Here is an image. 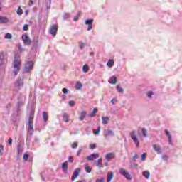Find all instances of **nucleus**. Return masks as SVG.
Wrapping results in <instances>:
<instances>
[{
	"instance_id": "1",
	"label": "nucleus",
	"mask_w": 182,
	"mask_h": 182,
	"mask_svg": "<svg viewBox=\"0 0 182 182\" xmlns=\"http://www.w3.org/2000/svg\"><path fill=\"white\" fill-rule=\"evenodd\" d=\"M21 65V57L16 54L14 57V60L13 62V66H14V76H16L18 75V72L21 70V68L19 67Z\"/></svg>"
},
{
	"instance_id": "2",
	"label": "nucleus",
	"mask_w": 182,
	"mask_h": 182,
	"mask_svg": "<svg viewBox=\"0 0 182 182\" xmlns=\"http://www.w3.org/2000/svg\"><path fill=\"white\" fill-rule=\"evenodd\" d=\"M34 116H35L34 112H30V114L28 115V125L29 129L31 130H32V132H33V117H34Z\"/></svg>"
},
{
	"instance_id": "3",
	"label": "nucleus",
	"mask_w": 182,
	"mask_h": 182,
	"mask_svg": "<svg viewBox=\"0 0 182 182\" xmlns=\"http://www.w3.org/2000/svg\"><path fill=\"white\" fill-rule=\"evenodd\" d=\"M119 173H121L122 176H124L127 180H132V175H130V173H129L127 171H126L124 168H121L119 169Z\"/></svg>"
},
{
	"instance_id": "4",
	"label": "nucleus",
	"mask_w": 182,
	"mask_h": 182,
	"mask_svg": "<svg viewBox=\"0 0 182 182\" xmlns=\"http://www.w3.org/2000/svg\"><path fill=\"white\" fill-rule=\"evenodd\" d=\"M8 62V55L4 52H0V66Z\"/></svg>"
},
{
	"instance_id": "5",
	"label": "nucleus",
	"mask_w": 182,
	"mask_h": 182,
	"mask_svg": "<svg viewBox=\"0 0 182 182\" xmlns=\"http://www.w3.org/2000/svg\"><path fill=\"white\" fill-rule=\"evenodd\" d=\"M33 68V62L28 61L27 63H26V65L24 67V72L26 73L31 72V69Z\"/></svg>"
},
{
	"instance_id": "6",
	"label": "nucleus",
	"mask_w": 182,
	"mask_h": 182,
	"mask_svg": "<svg viewBox=\"0 0 182 182\" xmlns=\"http://www.w3.org/2000/svg\"><path fill=\"white\" fill-rule=\"evenodd\" d=\"M49 33L50 35L56 36V33H58V26L56 25L52 26L49 29Z\"/></svg>"
},
{
	"instance_id": "7",
	"label": "nucleus",
	"mask_w": 182,
	"mask_h": 182,
	"mask_svg": "<svg viewBox=\"0 0 182 182\" xmlns=\"http://www.w3.org/2000/svg\"><path fill=\"white\" fill-rule=\"evenodd\" d=\"M131 138L132 139L133 141L136 145V147H139V140L137 139V135H136V132L133 131L131 133Z\"/></svg>"
},
{
	"instance_id": "8",
	"label": "nucleus",
	"mask_w": 182,
	"mask_h": 182,
	"mask_svg": "<svg viewBox=\"0 0 182 182\" xmlns=\"http://www.w3.org/2000/svg\"><path fill=\"white\" fill-rule=\"evenodd\" d=\"M22 39L26 45H31V38H29L28 34H23L22 36Z\"/></svg>"
},
{
	"instance_id": "9",
	"label": "nucleus",
	"mask_w": 182,
	"mask_h": 182,
	"mask_svg": "<svg viewBox=\"0 0 182 182\" xmlns=\"http://www.w3.org/2000/svg\"><path fill=\"white\" fill-rule=\"evenodd\" d=\"M85 25H88L87 31H92L93 28V19L86 20Z\"/></svg>"
},
{
	"instance_id": "10",
	"label": "nucleus",
	"mask_w": 182,
	"mask_h": 182,
	"mask_svg": "<svg viewBox=\"0 0 182 182\" xmlns=\"http://www.w3.org/2000/svg\"><path fill=\"white\" fill-rule=\"evenodd\" d=\"M109 136H114V133L111 129H105L104 132V137H105V139H108Z\"/></svg>"
},
{
	"instance_id": "11",
	"label": "nucleus",
	"mask_w": 182,
	"mask_h": 182,
	"mask_svg": "<svg viewBox=\"0 0 182 182\" xmlns=\"http://www.w3.org/2000/svg\"><path fill=\"white\" fill-rule=\"evenodd\" d=\"M79 174H80V168H77L76 170L74 171L73 176H72V180H76L77 177H79Z\"/></svg>"
},
{
	"instance_id": "12",
	"label": "nucleus",
	"mask_w": 182,
	"mask_h": 182,
	"mask_svg": "<svg viewBox=\"0 0 182 182\" xmlns=\"http://www.w3.org/2000/svg\"><path fill=\"white\" fill-rule=\"evenodd\" d=\"M96 159H99V154H92L87 156V160H96Z\"/></svg>"
},
{
	"instance_id": "13",
	"label": "nucleus",
	"mask_w": 182,
	"mask_h": 182,
	"mask_svg": "<svg viewBox=\"0 0 182 182\" xmlns=\"http://www.w3.org/2000/svg\"><path fill=\"white\" fill-rule=\"evenodd\" d=\"M62 169L64 173H68V161H65L62 164Z\"/></svg>"
},
{
	"instance_id": "14",
	"label": "nucleus",
	"mask_w": 182,
	"mask_h": 182,
	"mask_svg": "<svg viewBox=\"0 0 182 182\" xmlns=\"http://www.w3.org/2000/svg\"><path fill=\"white\" fill-rule=\"evenodd\" d=\"M106 160H113L114 159V153H108L105 155Z\"/></svg>"
},
{
	"instance_id": "15",
	"label": "nucleus",
	"mask_w": 182,
	"mask_h": 182,
	"mask_svg": "<svg viewBox=\"0 0 182 182\" xmlns=\"http://www.w3.org/2000/svg\"><path fill=\"white\" fill-rule=\"evenodd\" d=\"M153 149H154V151L158 153V154H159V153H161V148H160L159 145L154 144Z\"/></svg>"
},
{
	"instance_id": "16",
	"label": "nucleus",
	"mask_w": 182,
	"mask_h": 182,
	"mask_svg": "<svg viewBox=\"0 0 182 182\" xmlns=\"http://www.w3.org/2000/svg\"><path fill=\"white\" fill-rule=\"evenodd\" d=\"M113 177H114V173L113 172H109L107 175V182H110L113 180Z\"/></svg>"
},
{
	"instance_id": "17",
	"label": "nucleus",
	"mask_w": 182,
	"mask_h": 182,
	"mask_svg": "<svg viewBox=\"0 0 182 182\" xmlns=\"http://www.w3.org/2000/svg\"><path fill=\"white\" fill-rule=\"evenodd\" d=\"M8 22H9V19H8L6 17L0 16V23H8Z\"/></svg>"
},
{
	"instance_id": "18",
	"label": "nucleus",
	"mask_w": 182,
	"mask_h": 182,
	"mask_svg": "<svg viewBox=\"0 0 182 182\" xmlns=\"http://www.w3.org/2000/svg\"><path fill=\"white\" fill-rule=\"evenodd\" d=\"M109 83H111V85H116L117 83V77H112L109 80Z\"/></svg>"
},
{
	"instance_id": "19",
	"label": "nucleus",
	"mask_w": 182,
	"mask_h": 182,
	"mask_svg": "<svg viewBox=\"0 0 182 182\" xmlns=\"http://www.w3.org/2000/svg\"><path fill=\"white\" fill-rule=\"evenodd\" d=\"M85 117H86V111H82L79 117V120L83 122V120H85Z\"/></svg>"
},
{
	"instance_id": "20",
	"label": "nucleus",
	"mask_w": 182,
	"mask_h": 182,
	"mask_svg": "<svg viewBox=\"0 0 182 182\" xmlns=\"http://www.w3.org/2000/svg\"><path fill=\"white\" fill-rule=\"evenodd\" d=\"M142 174L144 177H145V178H146L147 180L150 178V172H149L148 171H144Z\"/></svg>"
},
{
	"instance_id": "21",
	"label": "nucleus",
	"mask_w": 182,
	"mask_h": 182,
	"mask_svg": "<svg viewBox=\"0 0 182 182\" xmlns=\"http://www.w3.org/2000/svg\"><path fill=\"white\" fill-rule=\"evenodd\" d=\"M113 65H114L113 59H109L107 63V66H108V68H113Z\"/></svg>"
},
{
	"instance_id": "22",
	"label": "nucleus",
	"mask_w": 182,
	"mask_h": 182,
	"mask_svg": "<svg viewBox=\"0 0 182 182\" xmlns=\"http://www.w3.org/2000/svg\"><path fill=\"white\" fill-rule=\"evenodd\" d=\"M102 124H107V123H109V117H102Z\"/></svg>"
},
{
	"instance_id": "23",
	"label": "nucleus",
	"mask_w": 182,
	"mask_h": 182,
	"mask_svg": "<svg viewBox=\"0 0 182 182\" xmlns=\"http://www.w3.org/2000/svg\"><path fill=\"white\" fill-rule=\"evenodd\" d=\"M82 87H83V85L80 83V81L77 82V83L75 85V89L77 90H80V89H82Z\"/></svg>"
},
{
	"instance_id": "24",
	"label": "nucleus",
	"mask_w": 182,
	"mask_h": 182,
	"mask_svg": "<svg viewBox=\"0 0 182 182\" xmlns=\"http://www.w3.org/2000/svg\"><path fill=\"white\" fill-rule=\"evenodd\" d=\"M166 134L168 136L169 144H172L171 142V134H170V132L168 130H166Z\"/></svg>"
},
{
	"instance_id": "25",
	"label": "nucleus",
	"mask_w": 182,
	"mask_h": 182,
	"mask_svg": "<svg viewBox=\"0 0 182 182\" xmlns=\"http://www.w3.org/2000/svg\"><path fill=\"white\" fill-rule=\"evenodd\" d=\"M97 112V108H94L92 112L90 114V117H95L96 116V113Z\"/></svg>"
},
{
	"instance_id": "26",
	"label": "nucleus",
	"mask_w": 182,
	"mask_h": 182,
	"mask_svg": "<svg viewBox=\"0 0 182 182\" xmlns=\"http://www.w3.org/2000/svg\"><path fill=\"white\" fill-rule=\"evenodd\" d=\"M48 112H43V119L44 120V122H48Z\"/></svg>"
},
{
	"instance_id": "27",
	"label": "nucleus",
	"mask_w": 182,
	"mask_h": 182,
	"mask_svg": "<svg viewBox=\"0 0 182 182\" xmlns=\"http://www.w3.org/2000/svg\"><path fill=\"white\" fill-rule=\"evenodd\" d=\"M69 115L68 113H64L63 114V119L64 120V122H69Z\"/></svg>"
},
{
	"instance_id": "28",
	"label": "nucleus",
	"mask_w": 182,
	"mask_h": 182,
	"mask_svg": "<svg viewBox=\"0 0 182 182\" xmlns=\"http://www.w3.org/2000/svg\"><path fill=\"white\" fill-rule=\"evenodd\" d=\"M16 85L18 87H21V86H22V85H23V80H21V79H18L16 81Z\"/></svg>"
},
{
	"instance_id": "29",
	"label": "nucleus",
	"mask_w": 182,
	"mask_h": 182,
	"mask_svg": "<svg viewBox=\"0 0 182 182\" xmlns=\"http://www.w3.org/2000/svg\"><path fill=\"white\" fill-rule=\"evenodd\" d=\"M82 72H84L85 73H87V72H89V66H87V65H83Z\"/></svg>"
},
{
	"instance_id": "30",
	"label": "nucleus",
	"mask_w": 182,
	"mask_h": 182,
	"mask_svg": "<svg viewBox=\"0 0 182 182\" xmlns=\"http://www.w3.org/2000/svg\"><path fill=\"white\" fill-rule=\"evenodd\" d=\"M85 167L86 173H92V168H90L89 166H87V164H85Z\"/></svg>"
},
{
	"instance_id": "31",
	"label": "nucleus",
	"mask_w": 182,
	"mask_h": 182,
	"mask_svg": "<svg viewBox=\"0 0 182 182\" xmlns=\"http://www.w3.org/2000/svg\"><path fill=\"white\" fill-rule=\"evenodd\" d=\"M141 132L144 137H147V129L142 128Z\"/></svg>"
},
{
	"instance_id": "32",
	"label": "nucleus",
	"mask_w": 182,
	"mask_h": 182,
	"mask_svg": "<svg viewBox=\"0 0 182 182\" xmlns=\"http://www.w3.org/2000/svg\"><path fill=\"white\" fill-rule=\"evenodd\" d=\"M80 16V11H78L77 14V15H76L75 16H74L73 20H74L75 21H78Z\"/></svg>"
},
{
	"instance_id": "33",
	"label": "nucleus",
	"mask_w": 182,
	"mask_h": 182,
	"mask_svg": "<svg viewBox=\"0 0 182 182\" xmlns=\"http://www.w3.org/2000/svg\"><path fill=\"white\" fill-rule=\"evenodd\" d=\"M5 39H12V35L9 33H6L4 36Z\"/></svg>"
},
{
	"instance_id": "34",
	"label": "nucleus",
	"mask_w": 182,
	"mask_h": 182,
	"mask_svg": "<svg viewBox=\"0 0 182 182\" xmlns=\"http://www.w3.org/2000/svg\"><path fill=\"white\" fill-rule=\"evenodd\" d=\"M101 127H98L97 129H94V134L97 135L99 133H100Z\"/></svg>"
},
{
	"instance_id": "35",
	"label": "nucleus",
	"mask_w": 182,
	"mask_h": 182,
	"mask_svg": "<svg viewBox=\"0 0 182 182\" xmlns=\"http://www.w3.org/2000/svg\"><path fill=\"white\" fill-rule=\"evenodd\" d=\"M117 90H118V92H119V93H123V92H124L123 88H122V87H121L120 85H118V86L117 87Z\"/></svg>"
},
{
	"instance_id": "36",
	"label": "nucleus",
	"mask_w": 182,
	"mask_h": 182,
	"mask_svg": "<svg viewBox=\"0 0 182 182\" xmlns=\"http://www.w3.org/2000/svg\"><path fill=\"white\" fill-rule=\"evenodd\" d=\"M97 167H103V165H102V160L97 161Z\"/></svg>"
},
{
	"instance_id": "37",
	"label": "nucleus",
	"mask_w": 182,
	"mask_h": 182,
	"mask_svg": "<svg viewBox=\"0 0 182 182\" xmlns=\"http://www.w3.org/2000/svg\"><path fill=\"white\" fill-rule=\"evenodd\" d=\"M16 12L18 15H22L23 11L21 9V7H18Z\"/></svg>"
},
{
	"instance_id": "38",
	"label": "nucleus",
	"mask_w": 182,
	"mask_h": 182,
	"mask_svg": "<svg viewBox=\"0 0 182 182\" xmlns=\"http://www.w3.org/2000/svg\"><path fill=\"white\" fill-rule=\"evenodd\" d=\"M29 30V25L25 24L23 27V31H28Z\"/></svg>"
},
{
	"instance_id": "39",
	"label": "nucleus",
	"mask_w": 182,
	"mask_h": 182,
	"mask_svg": "<svg viewBox=\"0 0 182 182\" xmlns=\"http://www.w3.org/2000/svg\"><path fill=\"white\" fill-rule=\"evenodd\" d=\"M77 146H78L77 142H74V143H73V144L71 145V147H72V149H76V148L77 147Z\"/></svg>"
},
{
	"instance_id": "40",
	"label": "nucleus",
	"mask_w": 182,
	"mask_h": 182,
	"mask_svg": "<svg viewBox=\"0 0 182 182\" xmlns=\"http://www.w3.org/2000/svg\"><path fill=\"white\" fill-rule=\"evenodd\" d=\"M28 157H29V154L28 153H25L23 154V160H26L27 159H28Z\"/></svg>"
},
{
	"instance_id": "41",
	"label": "nucleus",
	"mask_w": 182,
	"mask_h": 182,
	"mask_svg": "<svg viewBox=\"0 0 182 182\" xmlns=\"http://www.w3.org/2000/svg\"><path fill=\"white\" fill-rule=\"evenodd\" d=\"M146 156H147V153L142 154V155L141 156V160H146Z\"/></svg>"
},
{
	"instance_id": "42",
	"label": "nucleus",
	"mask_w": 182,
	"mask_h": 182,
	"mask_svg": "<svg viewBox=\"0 0 182 182\" xmlns=\"http://www.w3.org/2000/svg\"><path fill=\"white\" fill-rule=\"evenodd\" d=\"M68 105H69V106H70L71 107H73V106H75V102H74V101H69V102H68Z\"/></svg>"
},
{
	"instance_id": "43",
	"label": "nucleus",
	"mask_w": 182,
	"mask_h": 182,
	"mask_svg": "<svg viewBox=\"0 0 182 182\" xmlns=\"http://www.w3.org/2000/svg\"><path fill=\"white\" fill-rule=\"evenodd\" d=\"M95 182H105V178H97Z\"/></svg>"
},
{
	"instance_id": "44",
	"label": "nucleus",
	"mask_w": 182,
	"mask_h": 182,
	"mask_svg": "<svg viewBox=\"0 0 182 182\" xmlns=\"http://www.w3.org/2000/svg\"><path fill=\"white\" fill-rule=\"evenodd\" d=\"M83 48H85V43L80 42V48L83 49Z\"/></svg>"
},
{
	"instance_id": "45",
	"label": "nucleus",
	"mask_w": 182,
	"mask_h": 182,
	"mask_svg": "<svg viewBox=\"0 0 182 182\" xmlns=\"http://www.w3.org/2000/svg\"><path fill=\"white\" fill-rule=\"evenodd\" d=\"M90 147L92 149V150H93L96 147V144H90Z\"/></svg>"
},
{
	"instance_id": "46",
	"label": "nucleus",
	"mask_w": 182,
	"mask_h": 182,
	"mask_svg": "<svg viewBox=\"0 0 182 182\" xmlns=\"http://www.w3.org/2000/svg\"><path fill=\"white\" fill-rule=\"evenodd\" d=\"M8 143H9V146H12V138L9 139Z\"/></svg>"
},
{
	"instance_id": "47",
	"label": "nucleus",
	"mask_w": 182,
	"mask_h": 182,
	"mask_svg": "<svg viewBox=\"0 0 182 182\" xmlns=\"http://www.w3.org/2000/svg\"><path fill=\"white\" fill-rule=\"evenodd\" d=\"M32 5H33V0H30L28 3V6H32Z\"/></svg>"
},
{
	"instance_id": "48",
	"label": "nucleus",
	"mask_w": 182,
	"mask_h": 182,
	"mask_svg": "<svg viewBox=\"0 0 182 182\" xmlns=\"http://www.w3.org/2000/svg\"><path fill=\"white\" fill-rule=\"evenodd\" d=\"M151 96H153V92H150L147 94L148 97H151Z\"/></svg>"
},
{
	"instance_id": "49",
	"label": "nucleus",
	"mask_w": 182,
	"mask_h": 182,
	"mask_svg": "<svg viewBox=\"0 0 182 182\" xmlns=\"http://www.w3.org/2000/svg\"><path fill=\"white\" fill-rule=\"evenodd\" d=\"M134 160H137L139 159V156L137 154H135L133 157Z\"/></svg>"
},
{
	"instance_id": "50",
	"label": "nucleus",
	"mask_w": 182,
	"mask_h": 182,
	"mask_svg": "<svg viewBox=\"0 0 182 182\" xmlns=\"http://www.w3.org/2000/svg\"><path fill=\"white\" fill-rule=\"evenodd\" d=\"M63 92L65 93V94H67L68 93V90L66 88H63Z\"/></svg>"
},
{
	"instance_id": "51",
	"label": "nucleus",
	"mask_w": 182,
	"mask_h": 182,
	"mask_svg": "<svg viewBox=\"0 0 182 182\" xmlns=\"http://www.w3.org/2000/svg\"><path fill=\"white\" fill-rule=\"evenodd\" d=\"M41 178L43 180V181H46V178H45V176H43V175L41 174Z\"/></svg>"
},
{
	"instance_id": "52",
	"label": "nucleus",
	"mask_w": 182,
	"mask_h": 182,
	"mask_svg": "<svg viewBox=\"0 0 182 182\" xmlns=\"http://www.w3.org/2000/svg\"><path fill=\"white\" fill-rule=\"evenodd\" d=\"M132 167H137V164H132Z\"/></svg>"
},
{
	"instance_id": "53",
	"label": "nucleus",
	"mask_w": 182,
	"mask_h": 182,
	"mask_svg": "<svg viewBox=\"0 0 182 182\" xmlns=\"http://www.w3.org/2000/svg\"><path fill=\"white\" fill-rule=\"evenodd\" d=\"M2 150H4V146L1 145L0 146V151H2Z\"/></svg>"
},
{
	"instance_id": "54",
	"label": "nucleus",
	"mask_w": 182,
	"mask_h": 182,
	"mask_svg": "<svg viewBox=\"0 0 182 182\" xmlns=\"http://www.w3.org/2000/svg\"><path fill=\"white\" fill-rule=\"evenodd\" d=\"M68 160H73V157L69 156Z\"/></svg>"
},
{
	"instance_id": "55",
	"label": "nucleus",
	"mask_w": 182,
	"mask_h": 182,
	"mask_svg": "<svg viewBox=\"0 0 182 182\" xmlns=\"http://www.w3.org/2000/svg\"><path fill=\"white\" fill-rule=\"evenodd\" d=\"M70 163H73V160H68Z\"/></svg>"
},
{
	"instance_id": "56",
	"label": "nucleus",
	"mask_w": 182,
	"mask_h": 182,
	"mask_svg": "<svg viewBox=\"0 0 182 182\" xmlns=\"http://www.w3.org/2000/svg\"><path fill=\"white\" fill-rule=\"evenodd\" d=\"M111 102L112 103V105H114V102H113V100H111Z\"/></svg>"
},
{
	"instance_id": "57",
	"label": "nucleus",
	"mask_w": 182,
	"mask_h": 182,
	"mask_svg": "<svg viewBox=\"0 0 182 182\" xmlns=\"http://www.w3.org/2000/svg\"><path fill=\"white\" fill-rule=\"evenodd\" d=\"M98 160H102V158H99Z\"/></svg>"
},
{
	"instance_id": "58",
	"label": "nucleus",
	"mask_w": 182,
	"mask_h": 182,
	"mask_svg": "<svg viewBox=\"0 0 182 182\" xmlns=\"http://www.w3.org/2000/svg\"><path fill=\"white\" fill-rule=\"evenodd\" d=\"M26 14H28V11H26Z\"/></svg>"
},
{
	"instance_id": "59",
	"label": "nucleus",
	"mask_w": 182,
	"mask_h": 182,
	"mask_svg": "<svg viewBox=\"0 0 182 182\" xmlns=\"http://www.w3.org/2000/svg\"><path fill=\"white\" fill-rule=\"evenodd\" d=\"M26 14H28V11H26Z\"/></svg>"
}]
</instances>
